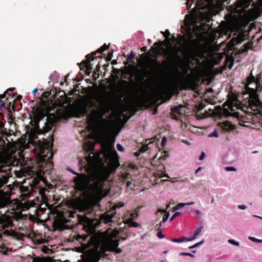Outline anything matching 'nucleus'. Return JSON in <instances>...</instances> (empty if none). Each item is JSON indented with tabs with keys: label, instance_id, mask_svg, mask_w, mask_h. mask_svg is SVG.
<instances>
[{
	"label": "nucleus",
	"instance_id": "1",
	"mask_svg": "<svg viewBox=\"0 0 262 262\" xmlns=\"http://www.w3.org/2000/svg\"><path fill=\"white\" fill-rule=\"evenodd\" d=\"M118 234L117 231H114L105 239H101L95 235L91 236L86 243L88 247H93L89 254L90 260L92 262H98L102 257L106 255L105 253L107 251L120 253L122 250L118 248L119 240L113 239Z\"/></svg>",
	"mask_w": 262,
	"mask_h": 262
},
{
	"label": "nucleus",
	"instance_id": "2",
	"mask_svg": "<svg viewBox=\"0 0 262 262\" xmlns=\"http://www.w3.org/2000/svg\"><path fill=\"white\" fill-rule=\"evenodd\" d=\"M178 37L184 42L182 51L183 58L179 55L178 50L174 52L173 57L177 61L189 67L191 61L195 60L201 56L202 53V44L200 40L196 38H187L182 35H178Z\"/></svg>",
	"mask_w": 262,
	"mask_h": 262
},
{
	"label": "nucleus",
	"instance_id": "3",
	"mask_svg": "<svg viewBox=\"0 0 262 262\" xmlns=\"http://www.w3.org/2000/svg\"><path fill=\"white\" fill-rule=\"evenodd\" d=\"M116 212L114 211H108L105 212L100 216L99 223L97 220L89 218L86 216L81 217L80 222L83 224V228L89 234H91L95 231V228L98 226V223H103L107 224L112 222V218L114 217Z\"/></svg>",
	"mask_w": 262,
	"mask_h": 262
},
{
	"label": "nucleus",
	"instance_id": "4",
	"mask_svg": "<svg viewBox=\"0 0 262 262\" xmlns=\"http://www.w3.org/2000/svg\"><path fill=\"white\" fill-rule=\"evenodd\" d=\"M108 169L102 165L95 168L91 173V178L94 182L91 186L95 192L100 191L103 187V183L110 177Z\"/></svg>",
	"mask_w": 262,
	"mask_h": 262
},
{
	"label": "nucleus",
	"instance_id": "5",
	"mask_svg": "<svg viewBox=\"0 0 262 262\" xmlns=\"http://www.w3.org/2000/svg\"><path fill=\"white\" fill-rule=\"evenodd\" d=\"M21 212H7L2 213L0 211V229H12L14 227V220L22 219Z\"/></svg>",
	"mask_w": 262,
	"mask_h": 262
},
{
	"label": "nucleus",
	"instance_id": "6",
	"mask_svg": "<svg viewBox=\"0 0 262 262\" xmlns=\"http://www.w3.org/2000/svg\"><path fill=\"white\" fill-rule=\"evenodd\" d=\"M261 77H256V89L254 88H247L246 91L249 94V100H248L249 104L250 106H257L260 103L259 99V96L257 94V91H261L262 90V84L260 83Z\"/></svg>",
	"mask_w": 262,
	"mask_h": 262
},
{
	"label": "nucleus",
	"instance_id": "7",
	"mask_svg": "<svg viewBox=\"0 0 262 262\" xmlns=\"http://www.w3.org/2000/svg\"><path fill=\"white\" fill-rule=\"evenodd\" d=\"M194 4L195 6L192 9L194 13L201 12V11H205L208 8V2L207 0H186L185 4L187 9H189L191 5Z\"/></svg>",
	"mask_w": 262,
	"mask_h": 262
},
{
	"label": "nucleus",
	"instance_id": "8",
	"mask_svg": "<svg viewBox=\"0 0 262 262\" xmlns=\"http://www.w3.org/2000/svg\"><path fill=\"white\" fill-rule=\"evenodd\" d=\"M236 98H234L232 100H229L225 102L224 106H228V108H224V112L227 116H232L236 118L239 121L245 122L244 119L246 117L245 115H241L238 112L230 113L228 111V109H229L231 112L234 111L233 107L236 106Z\"/></svg>",
	"mask_w": 262,
	"mask_h": 262
},
{
	"label": "nucleus",
	"instance_id": "9",
	"mask_svg": "<svg viewBox=\"0 0 262 262\" xmlns=\"http://www.w3.org/2000/svg\"><path fill=\"white\" fill-rule=\"evenodd\" d=\"M15 89L14 88L8 89L3 94L0 95V109L3 107H5L7 108H10L11 106L14 107L13 101L14 100L10 101V99L13 98V96L11 98L6 97V94L8 93V91H13Z\"/></svg>",
	"mask_w": 262,
	"mask_h": 262
},
{
	"label": "nucleus",
	"instance_id": "10",
	"mask_svg": "<svg viewBox=\"0 0 262 262\" xmlns=\"http://www.w3.org/2000/svg\"><path fill=\"white\" fill-rule=\"evenodd\" d=\"M10 168L7 166L0 168V192L3 191V188L8 182L10 174Z\"/></svg>",
	"mask_w": 262,
	"mask_h": 262
},
{
	"label": "nucleus",
	"instance_id": "11",
	"mask_svg": "<svg viewBox=\"0 0 262 262\" xmlns=\"http://www.w3.org/2000/svg\"><path fill=\"white\" fill-rule=\"evenodd\" d=\"M40 160L42 163L48 165L49 168H51L53 166V163L51 161L53 157V154L50 151L49 148H46L41 151Z\"/></svg>",
	"mask_w": 262,
	"mask_h": 262
},
{
	"label": "nucleus",
	"instance_id": "12",
	"mask_svg": "<svg viewBox=\"0 0 262 262\" xmlns=\"http://www.w3.org/2000/svg\"><path fill=\"white\" fill-rule=\"evenodd\" d=\"M92 58V54L91 55L88 54L86 56V60H84L80 63H78L81 71H84L85 69L88 71H92L93 64L91 63V62L93 61Z\"/></svg>",
	"mask_w": 262,
	"mask_h": 262
},
{
	"label": "nucleus",
	"instance_id": "13",
	"mask_svg": "<svg viewBox=\"0 0 262 262\" xmlns=\"http://www.w3.org/2000/svg\"><path fill=\"white\" fill-rule=\"evenodd\" d=\"M74 182L81 191L83 190L85 188L86 184L89 183L88 178L85 174H82L81 178H75Z\"/></svg>",
	"mask_w": 262,
	"mask_h": 262
},
{
	"label": "nucleus",
	"instance_id": "14",
	"mask_svg": "<svg viewBox=\"0 0 262 262\" xmlns=\"http://www.w3.org/2000/svg\"><path fill=\"white\" fill-rule=\"evenodd\" d=\"M164 41H158L156 42L154 44V47H151L150 50L155 55H160L161 54V51L164 50V48L162 47L164 45Z\"/></svg>",
	"mask_w": 262,
	"mask_h": 262
},
{
	"label": "nucleus",
	"instance_id": "15",
	"mask_svg": "<svg viewBox=\"0 0 262 262\" xmlns=\"http://www.w3.org/2000/svg\"><path fill=\"white\" fill-rule=\"evenodd\" d=\"M183 107L182 105L179 106H175L171 107L170 115L171 118L175 120H178L179 118L177 115H183V113L181 111V109Z\"/></svg>",
	"mask_w": 262,
	"mask_h": 262
},
{
	"label": "nucleus",
	"instance_id": "16",
	"mask_svg": "<svg viewBox=\"0 0 262 262\" xmlns=\"http://www.w3.org/2000/svg\"><path fill=\"white\" fill-rule=\"evenodd\" d=\"M55 122L53 121H49L45 123V125L42 129H40L39 132L38 133V135L43 134L47 132H50L54 126Z\"/></svg>",
	"mask_w": 262,
	"mask_h": 262
},
{
	"label": "nucleus",
	"instance_id": "17",
	"mask_svg": "<svg viewBox=\"0 0 262 262\" xmlns=\"http://www.w3.org/2000/svg\"><path fill=\"white\" fill-rule=\"evenodd\" d=\"M110 111L108 105L104 103H101V106L99 107L98 109V114L100 116L101 118H103V117L106 114L109 112Z\"/></svg>",
	"mask_w": 262,
	"mask_h": 262
},
{
	"label": "nucleus",
	"instance_id": "18",
	"mask_svg": "<svg viewBox=\"0 0 262 262\" xmlns=\"http://www.w3.org/2000/svg\"><path fill=\"white\" fill-rule=\"evenodd\" d=\"M90 112V108L88 103H83L80 106L78 109V113L79 115L78 117L82 116H85L88 115Z\"/></svg>",
	"mask_w": 262,
	"mask_h": 262
},
{
	"label": "nucleus",
	"instance_id": "19",
	"mask_svg": "<svg viewBox=\"0 0 262 262\" xmlns=\"http://www.w3.org/2000/svg\"><path fill=\"white\" fill-rule=\"evenodd\" d=\"M109 48V45H106L105 43H104L102 47H101L99 49H98L95 52H93L91 54L92 56V60H94L96 59H97V58H102V56L100 55H98V56H96V55L99 53L101 54L104 51L107 50Z\"/></svg>",
	"mask_w": 262,
	"mask_h": 262
},
{
	"label": "nucleus",
	"instance_id": "20",
	"mask_svg": "<svg viewBox=\"0 0 262 262\" xmlns=\"http://www.w3.org/2000/svg\"><path fill=\"white\" fill-rule=\"evenodd\" d=\"M121 177L122 181L126 183V187H130L132 184L131 174L128 172L123 173L121 174Z\"/></svg>",
	"mask_w": 262,
	"mask_h": 262
},
{
	"label": "nucleus",
	"instance_id": "21",
	"mask_svg": "<svg viewBox=\"0 0 262 262\" xmlns=\"http://www.w3.org/2000/svg\"><path fill=\"white\" fill-rule=\"evenodd\" d=\"M152 62L154 66L152 67V72L154 74L162 71V63L157 60V59H152Z\"/></svg>",
	"mask_w": 262,
	"mask_h": 262
},
{
	"label": "nucleus",
	"instance_id": "22",
	"mask_svg": "<svg viewBox=\"0 0 262 262\" xmlns=\"http://www.w3.org/2000/svg\"><path fill=\"white\" fill-rule=\"evenodd\" d=\"M40 121V117H36L33 120L31 121L32 122V126H33V132L38 135V133L40 130L39 125V122Z\"/></svg>",
	"mask_w": 262,
	"mask_h": 262
},
{
	"label": "nucleus",
	"instance_id": "23",
	"mask_svg": "<svg viewBox=\"0 0 262 262\" xmlns=\"http://www.w3.org/2000/svg\"><path fill=\"white\" fill-rule=\"evenodd\" d=\"M85 160L87 162V165L89 166L88 169L91 168V166H93L95 163V159L94 156H91L90 155L86 157Z\"/></svg>",
	"mask_w": 262,
	"mask_h": 262
},
{
	"label": "nucleus",
	"instance_id": "24",
	"mask_svg": "<svg viewBox=\"0 0 262 262\" xmlns=\"http://www.w3.org/2000/svg\"><path fill=\"white\" fill-rule=\"evenodd\" d=\"M89 236V235L85 234V235H80L77 234L75 235V239L78 242L81 243L82 245L84 244L83 242H85L86 241L87 238Z\"/></svg>",
	"mask_w": 262,
	"mask_h": 262
},
{
	"label": "nucleus",
	"instance_id": "25",
	"mask_svg": "<svg viewBox=\"0 0 262 262\" xmlns=\"http://www.w3.org/2000/svg\"><path fill=\"white\" fill-rule=\"evenodd\" d=\"M224 128L227 130H232L235 128V126L229 121H226L224 123Z\"/></svg>",
	"mask_w": 262,
	"mask_h": 262
},
{
	"label": "nucleus",
	"instance_id": "26",
	"mask_svg": "<svg viewBox=\"0 0 262 262\" xmlns=\"http://www.w3.org/2000/svg\"><path fill=\"white\" fill-rule=\"evenodd\" d=\"M112 156L114 157V167L115 168H117L119 165V163L118 162V157L117 156V153L115 150H114L113 152L112 153Z\"/></svg>",
	"mask_w": 262,
	"mask_h": 262
},
{
	"label": "nucleus",
	"instance_id": "27",
	"mask_svg": "<svg viewBox=\"0 0 262 262\" xmlns=\"http://www.w3.org/2000/svg\"><path fill=\"white\" fill-rule=\"evenodd\" d=\"M202 229H203L202 226H201L199 228H198L195 230L194 235L192 237H189L188 240H189L190 241H191L195 239L196 238L197 236L200 234V233H201V232L202 230Z\"/></svg>",
	"mask_w": 262,
	"mask_h": 262
},
{
	"label": "nucleus",
	"instance_id": "28",
	"mask_svg": "<svg viewBox=\"0 0 262 262\" xmlns=\"http://www.w3.org/2000/svg\"><path fill=\"white\" fill-rule=\"evenodd\" d=\"M194 204V202H190L186 203H179L177 206H175V207L173 209V211H174L175 210H176L179 208H181L186 205H193Z\"/></svg>",
	"mask_w": 262,
	"mask_h": 262
},
{
	"label": "nucleus",
	"instance_id": "29",
	"mask_svg": "<svg viewBox=\"0 0 262 262\" xmlns=\"http://www.w3.org/2000/svg\"><path fill=\"white\" fill-rule=\"evenodd\" d=\"M20 190L23 195L26 196L30 195V193L29 192V187L27 186H21L20 187Z\"/></svg>",
	"mask_w": 262,
	"mask_h": 262
},
{
	"label": "nucleus",
	"instance_id": "30",
	"mask_svg": "<svg viewBox=\"0 0 262 262\" xmlns=\"http://www.w3.org/2000/svg\"><path fill=\"white\" fill-rule=\"evenodd\" d=\"M188 239H189V238L186 237L185 236H183L181 238H171L170 240H171V241H172L173 242L180 243V242L190 241Z\"/></svg>",
	"mask_w": 262,
	"mask_h": 262
},
{
	"label": "nucleus",
	"instance_id": "31",
	"mask_svg": "<svg viewBox=\"0 0 262 262\" xmlns=\"http://www.w3.org/2000/svg\"><path fill=\"white\" fill-rule=\"evenodd\" d=\"M86 150H88V151H90L91 152V154H94V151H95V145L91 142L90 143H88L86 145Z\"/></svg>",
	"mask_w": 262,
	"mask_h": 262
},
{
	"label": "nucleus",
	"instance_id": "32",
	"mask_svg": "<svg viewBox=\"0 0 262 262\" xmlns=\"http://www.w3.org/2000/svg\"><path fill=\"white\" fill-rule=\"evenodd\" d=\"M84 103L88 104L89 108L90 109L95 107L97 106L96 103L94 101L93 99H89L86 102H85Z\"/></svg>",
	"mask_w": 262,
	"mask_h": 262
},
{
	"label": "nucleus",
	"instance_id": "33",
	"mask_svg": "<svg viewBox=\"0 0 262 262\" xmlns=\"http://www.w3.org/2000/svg\"><path fill=\"white\" fill-rule=\"evenodd\" d=\"M47 191L48 192L49 191L45 187H40L38 188L39 193L42 198L46 197V192Z\"/></svg>",
	"mask_w": 262,
	"mask_h": 262
},
{
	"label": "nucleus",
	"instance_id": "34",
	"mask_svg": "<svg viewBox=\"0 0 262 262\" xmlns=\"http://www.w3.org/2000/svg\"><path fill=\"white\" fill-rule=\"evenodd\" d=\"M129 85V82L125 80H122L121 81L120 86L122 90H126Z\"/></svg>",
	"mask_w": 262,
	"mask_h": 262
},
{
	"label": "nucleus",
	"instance_id": "35",
	"mask_svg": "<svg viewBox=\"0 0 262 262\" xmlns=\"http://www.w3.org/2000/svg\"><path fill=\"white\" fill-rule=\"evenodd\" d=\"M4 231L3 232V234L5 235L11 236V235H13L14 233V230H11V229H10V230H8V229H4Z\"/></svg>",
	"mask_w": 262,
	"mask_h": 262
},
{
	"label": "nucleus",
	"instance_id": "36",
	"mask_svg": "<svg viewBox=\"0 0 262 262\" xmlns=\"http://www.w3.org/2000/svg\"><path fill=\"white\" fill-rule=\"evenodd\" d=\"M124 206V203L122 202H119L115 204L112 207V211H114L116 208H119L122 207Z\"/></svg>",
	"mask_w": 262,
	"mask_h": 262
},
{
	"label": "nucleus",
	"instance_id": "37",
	"mask_svg": "<svg viewBox=\"0 0 262 262\" xmlns=\"http://www.w3.org/2000/svg\"><path fill=\"white\" fill-rule=\"evenodd\" d=\"M256 77L255 78L254 76L251 74V76L249 77L247 79V83L248 84H250V83H253V82H256Z\"/></svg>",
	"mask_w": 262,
	"mask_h": 262
},
{
	"label": "nucleus",
	"instance_id": "38",
	"mask_svg": "<svg viewBox=\"0 0 262 262\" xmlns=\"http://www.w3.org/2000/svg\"><path fill=\"white\" fill-rule=\"evenodd\" d=\"M135 54L132 52V53L128 56L127 57V60L128 61V62H130V63H133L134 62V58L135 57Z\"/></svg>",
	"mask_w": 262,
	"mask_h": 262
},
{
	"label": "nucleus",
	"instance_id": "39",
	"mask_svg": "<svg viewBox=\"0 0 262 262\" xmlns=\"http://www.w3.org/2000/svg\"><path fill=\"white\" fill-rule=\"evenodd\" d=\"M148 149V145L147 144H144L139 149V151L141 152H144L146 151Z\"/></svg>",
	"mask_w": 262,
	"mask_h": 262
},
{
	"label": "nucleus",
	"instance_id": "40",
	"mask_svg": "<svg viewBox=\"0 0 262 262\" xmlns=\"http://www.w3.org/2000/svg\"><path fill=\"white\" fill-rule=\"evenodd\" d=\"M6 205V201L2 198H0V209L5 207Z\"/></svg>",
	"mask_w": 262,
	"mask_h": 262
},
{
	"label": "nucleus",
	"instance_id": "41",
	"mask_svg": "<svg viewBox=\"0 0 262 262\" xmlns=\"http://www.w3.org/2000/svg\"><path fill=\"white\" fill-rule=\"evenodd\" d=\"M204 240H202L201 242L197 243L189 247V249H193V248L199 247L200 246L202 245L204 243Z\"/></svg>",
	"mask_w": 262,
	"mask_h": 262
},
{
	"label": "nucleus",
	"instance_id": "42",
	"mask_svg": "<svg viewBox=\"0 0 262 262\" xmlns=\"http://www.w3.org/2000/svg\"><path fill=\"white\" fill-rule=\"evenodd\" d=\"M248 238L253 242H255V243H262V239H258L257 238H256L255 237H252V236H249L248 237Z\"/></svg>",
	"mask_w": 262,
	"mask_h": 262
},
{
	"label": "nucleus",
	"instance_id": "43",
	"mask_svg": "<svg viewBox=\"0 0 262 262\" xmlns=\"http://www.w3.org/2000/svg\"><path fill=\"white\" fill-rule=\"evenodd\" d=\"M209 137H215L216 138L219 137V134L216 129H214L213 132L208 135Z\"/></svg>",
	"mask_w": 262,
	"mask_h": 262
},
{
	"label": "nucleus",
	"instance_id": "44",
	"mask_svg": "<svg viewBox=\"0 0 262 262\" xmlns=\"http://www.w3.org/2000/svg\"><path fill=\"white\" fill-rule=\"evenodd\" d=\"M162 95H164V94H167V97H168V100H169L171 98L172 96V95L171 94H170L169 92H168V91H166V90H163L162 91Z\"/></svg>",
	"mask_w": 262,
	"mask_h": 262
},
{
	"label": "nucleus",
	"instance_id": "45",
	"mask_svg": "<svg viewBox=\"0 0 262 262\" xmlns=\"http://www.w3.org/2000/svg\"><path fill=\"white\" fill-rule=\"evenodd\" d=\"M113 56V51L108 53L106 58V60L108 61H110Z\"/></svg>",
	"mask_w": 262,
	"mask_h": 262
},
{
	"label": "nucleus",
	"instance_id": "46",
	"mask_svg": "<svg viewBox=\"0 0 262 262\" xmlns=\"http://www.w3.org/2000/svg\"><path fill=\"white\" fill-rule=\"evenodd\" d=\"M228 243L230 244H231L233 245L237 246H238L239 245V244L238 242H236L234 240L231 239L228 240Z\"/></svg>",
	"mask_w": 262,
	"mask_h": 262
},
{
	"label": "nucleus",
	"instance_id": "47",
	"mask_svg": "<svg viewBox=\"0 0 262 262\" xmlns=\"http://www.w3.org/2000/svg\"><path fill=\"white\" fill-rule=\"evenodd\" d=\"M128 167L132 169H137V166L134 163H129Z\"/></svg>",
	"mask_w": 262,
	"mask_h": 262
},
{
	"label": "nucleus",
	"instance_id": "48",
	"mask_svg": "<svg viewBox=\"0 0 262 262\" xmlns=\"http://www.w3.org/2000/svg\"><path fill=\"white\" fill-rule=\"evenodd\" d=\"M117 149L120 151H124V147L119 143L117 144Z\"/></svg>",
	"mask_w": 262,
	"mask_h": 262
},
{
	"label": "nucleus",
	"instance_id": "49",
	"mask_svg": "<svg viewBox=\"0 0 262 262\" xmlns=\"http://www.w3.org/2000/svg\"><path fill=\"white\" fill-rule=\"evenodd\" d=\"M170 33L169 31L168 30H167L164 33H163V35L168 40H169V36H170Z\"/></svg>",
	"mask_w": 262,
	"mask_h": 262
},
{
	"label": "nucleus",
	"instance_id": "50",
	"mask_svg": "<svg viewBox=\"0 0 262 262\" xmlns=\"http://www.w3.org/2000/svg\"><path fill=\"white\" fill-rule=\"evenodd\" d=\"M99 73L97 72V71H94L93 76L95 80H96L99 77Z\"/></svg>",
	"mask_w": 262,
	"mask_h": 262
},
{
	"label": "nucleus",
	"instance_id": "51",
	"mask_svg": "<svg viewBox=\"0 0 262 262\" xmlns=\"http://www.w3.org/2000/svg\"><path fill=\"white\" fill-rule=\"evenodd\" d=\"M169 216V213L168 212L167 213H166L165 214V215L163 216V221L162 222L163 223H165L166 222V221L168 220V217Z\"/></svg>",
	"mask_w": 262,
	"mask_h": 262
},
{
	"label": "nucleus",
	"instance_id": "52",
	"mask_svg": "<svg viewBox=\"0 0 262 262\" xmlns=\"http://www.w3.org/2000/svg\"><path fill=\"white\" fill-rule=\"evenodd\" d=\"M180 212H175L173 215L171 216L170 221H172L173 220H174L175 218H176L177 217H178V216H179L180 215Z\"/></svg>",
	"mask_w": 262,
	"mask_h": 262
},
{
	"label": "nucleus",
	"instance_id": "53",
	"mask_svg": "<svg viewBox=\"0 0 262 262\" xmlns=\"http://www.w3.org/2000/svg\"><path fill=\"white\" fill-rule=\"evenodd\" d=\"M225 170L227 171H236V168L232 166H228L225 167Z\"/></svg>",
	"mask_w": 262,
	"mask_h": 262
},
{
	"label": "nucleus",
	"instance_id": "54",
	"mask_svg": "<svg viewBox=\"0 0 262 262\" xmlns=\"http://www.w3.org/2000/svg\"><path fill=\"white\" fill-rule=\"evenodd\" d=\"M181 255H184V256H189L190 257H194L195 256L192 254H191L190 253H187V252H183V253H181L180 254Z\"/></svg>",
	"mask_w": 262,
	"mask_h": 262
},
{
	"label": "nucleus",
	"instance_id": "55",
	"mask_svg": "<svg viewBox=\"0 0 262 262\" xmlns=\"http://www.w3.org/2000/svg\"><path fill=\"white\" fill-rule=\"evenodd\" d=\"M100 67H101V65H100V62L99 61L98 64L96 66V69L94 71H97V72L99 73Z\"/></svg>",
	"mask_w": 262,
	"mask_h": 262
},
{
	"label": "nucleus",
	"instance_id": "56",
	"mask_svg": "<svg viewBox=\"0 0 262 262\" xmlns=\"http://www.w3.org/2000/svg\"><path fill=\"white\" fill-rule=\"evenodd\" d=\"M157 236L160 238H162L164 237V234L162 233V232L160 231H159L158 233H157Z\"/></svg>",
	"mask_w": 262,
	"mask_h": 262
},
{
	"label": "nucleus",
	"instance_id": "57",
	"mask_svg": "<svg viewBox=\"0 0 262 262\" xmlns=\"http://www.w3.org/2000/svg\"><path fill=\"white\" fill-rule=\"evenodd\" d=\"M67 170L69 171H70L71 172H72L73 174H75V175H78V173L76 172H75L74 170H73L72 169L69 168V167H68L67 168Z\"/></svg>",
	"mask_w": 262,
	"mask_h": 262
},
{
	"label": "nucleus",
	"instance_id": "58",
	"mask_svg": "<svg viewBox=\"0 0 262 262\" xmlns=\"http://www.w3.org/2000/svg\"><path fill=\"white\" fill-rule=\"evenodd\" d=\"M238 209L244 210L246 208V206L245 205H239L237 206Z\"/></svg>",
	"mask_w": 262,
	"mask_h": 262
},
{
	"label": "nucleus",
	"instance_id": "59",
	"mask_svg": "<svg viewBox=\"0 0 262 262\" xmlns=\"http://www.w3.org/2000/svg\"><path fill=\"white\" fill-rule=\"evenodd\" d=\"M205 156V154L204 152H202L201 155H200V157H199V160H203Z\"/></svg>",
	"mask_w": 262,
	"mask_h": 262
},
{
	"label": "nucleus",
	"instance_id": "60",
	"mask_svg": "<svg viewBox=\"0 0 262 262\" xmlns=\"http://www.w3.org/2000/svg\"><path fill=\"white\" fill-rule=\"evenodd\" d=\"M141 152H140L139 150L138 151H136V152H135L134 153V156L136 157H139V156L140 155V154H141Z\"/></svg>",
	"mask_w": 262,
	"mask_h": 262
},
{
	"label": "nucleus",
	"instance_id": "61",
	"mask_svg": "<svg viewBox=\"0 0 262 262\" xmlns=\"http://www.w3.org/2000/svg\"><path fill=\"white\" fill-rule=\"evenodd\" d=\"M131 226L134 227H137L138 226V223L136 222H132L130 224Z\"/></svg>",
	"mask_w": 262,
	"mask_h": 262
},
{
	"label": "nucleus",
	"instance_id": "62",
	"mask_svg": "<svg viewBox=\"0 0 262 262\" xmlns=\"http://www.w3.org/2000/svg\"><path fill=\"white\" fill-rule=\"evenodd\" d=\"M233 66V61H231L230 62L229 65L228 66L229 69H231L232 68Z\"/></svg>",
	"mask_w": 262,
	"mask_h": 262
},
{
	"label": "nucleus",
	"instance_id": "63",
	"mask_svg": "<svg viewBox=\"0 0 262 262\" xmlns=\"http://www.w3.org/2000/svg\"><path fill=\"white\" fill-rule=\"evenodd\" d=\"M83 71H85V73L86 75H90L91 74V73H92V71H88L87 70H84Z\"/></svg>",
	"mask_w": 262,
	"mask_h": 262
},
{
	"label": "nucleus",
	"instance_id": "64",
	"mask_svg": "<svg viewBox=\"0 0 262 262\" xmlns=\"http://www.w3.org/2000/svg\"><path fill=\"white\" fill-rule=\"evenodd\" d=\"M158 212H161L162 213H165L166 210L165 209H159Z\"/></svg>",
	"mask_w": 262,
	"mask_h": 262
}]
</instances>
